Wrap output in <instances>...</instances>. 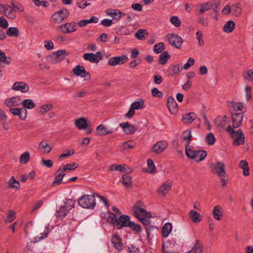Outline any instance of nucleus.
<instances>
[{
    "instance_id": "obj_5",
    "label": "nucleus",
    "mask_w": 253,
    "mask_h": 253,
    "mask_svg": "<svg viewBox=\"0 0 253 253\" xmlns=\"http://www.w3.org/2000/svg\"><path fill=\"white\" fill-rule=\"evenodd\" d=\"M67 55L68 53L66 50H59L48 56L47 59L52 64H57L64 60Z\"/></svg>"
},
{
    "instance_id": "obj_21",
    "label": "nucleus",
    "mask_w": 253,
    "mask_h": 253,
    "mask_svg": "<svg viewBox=\"0 0 253 253\" xmlns=\"http://www.w3.org/2000/svg\"><path fill=\"white\" fill-rule=\"evenodd\" d=\"M21 98L18 96L12 97L5 100V105L9 108L21 104Z\"/></svg>"
},
{
    "instance_id": "obj_10",
    "label": "nucleus",
    "mask_w": 253,
    "mask_h": 253,
    "mask_svg": "<svg viewBox=\"0 0 253 253\" xmlns=\"http://www.w3.org/2000/svg\"><path fill=\"white\" fill-rule=\"evenodd\" d=\"M73 71L76 75L81 76L82 78H84L86 81H89L91 79L90 74L87 72L83 65H78L75 66Z\"/></svg>"
},
{
    "instance_id": "obj_12",
    "label": "nucleus",
    "mask_w": 253,
    "mask_h": 253,
    "mask_svg": "<svg viewBox=\"0 0 253 253\" xmlns=\"http://www.w3.org/2000/svg\"><path fill=\"white\" fill-rule=\"evenodd\" d=\"M130 221L129 216L126 215H122L120 216L118 219V221L115 225V227L118 229H121L123 227H128Z\"/></svg>"
},
{
    "instance_id": "obj_17",
    "label": "nucleus",
    "mask_w": 253,
    "mask_h": 253,
    "mask_svg": "<svg viewBox=\"0 0 253 253\" xmlns=\"http://www.w3.org/2000/svg\"><path fill=\"white\" fill-rule=\"evenodd\" d=\"M9 111L13 115L18 116L21 120H25L27 118V111L26 109L11 108Z\"/></svg>"
},
{
    "instance_id": "obj_3",
    "label": "nucleus",
    "mask_w": 253,
    "mask_h": 253,
    "mask_svg": "<svg viewBox=\"0 0 253 253\" xmlns=\"http://www.w3.org/2000/svg\"><path fill=\"white\" fill-rule=\"evenodd\" d=\"M227 131L230 134L231 138L233 139V145L239 146L245 143V139L243 131L239 129L235 131L230 126H228L226 128Z\"/></svg>"
},
{
    "instance_id": "obj_6",
    "label": "nucleus",
    "mask_w": 253,
    "mask_h": 253,
    "mask_svg": "<svg viewBox=\"0 0 253 253\" xmlns=\"http://www.w3.org/2000/svg\"><path fill=\"white\" fill-rule=\"evenodd\" d=\"M211 168V171L215 173L219 177L227 176V173L225 171V166L223 163L217 162L212 164Z\"/></svg>"
},
{
    "instance_id": "obj_1",
    "label": "nucleus",
    "mask_w": 253,
    "mask_h": 253,
    "mask_svg": "<svg viewBox=\"0 0 253 253\" xmlns=\"http://www.w3.org/2000/svg\"><path fill=\"white\" fill-rule=\"evenodd\" d=\"M135 216L146 227L150 226V218L152 217L150 212H147L144 209L135 206L133 209Z\"/></svg>"
},
{
    "instance_id": "obj_54",
    "label": "nucleus",
    "mask_w": 253,
    "mask_h": 253,
    "mask_svg": "<svg viewBox=\"0 0 253 253\" xmlns=\"http://www.w3.org/2000/svg\"><path fill=\"white\" fill-rule=\"evenodd\" d=\"M128 225V227L131 228L132 230L136 231L137 233L141 232L142 229L140 225L135 223L133 221H130Z\"/></svg>"
},
{
    "instance_id": "obj_7",
    "label": "nucleus",
    "mask_w": 253,
    "mask_h": 253,
    "mask_svg": "<svg viewBox=\"0 0 253 253\" xmlns=\"http://www.w3.org/2000/svg\"><path fill=\"white\" fill-rule=\"evenodd\" d=\"M69 15V12L65 8H62L55 12L52 16V19L54 22L60 24L66 19Z\"/></svg>"
},
{
    "instance_id": "obj_60",
    "label": "nucleus",
    "mask_w": 253,
    "mask_h": 253,
    "mask_svg": "<svg viewBox=\"0 0 253 253\" xmlns=\"http://www.w3.org/2000/svg\"><path fill=\"white\" fill-rule=\"evenodd\" d=\"M136 144L132 141L125 142L123 144V148L124 150L134 148Z\"/></svg>"
},
{
    "instance_id": "obj_51",
    "label": "nucleus",
    "mask_w": 253,
    "mask_h": 253,
    "mask_svg": "<svg viewBox=\"0 0 253 253\" xmlns=\"http://www.w3.org/2000/svg\"><path fill=\"white\" fill-rule=\"evenodd\" d=\"M0 62L1 63H6L7 65H10L11 62L10 57H7L5 53L0 50Z\"/></svg>"
},
{
    "instance_id": "obj_46",
    "label": "nucleus",
    "mask_w": 253,
    "mask_h": 253,
    "mask_svg": "<svg viewBox=\"0 0 253 253\" xmlns=\"http://www.w3.org/2000/svg\"><path fill=\"white\" fill-rule=\"evenodd\" d=\"M84 58L85 60L89 61L91 63H98V59L95 57V54L87 53L84 55Z\"/></svg>"
},
{
    "instance_id": "obj_59",
    "label": "nucleus",
    "mask_w": 253,
    "mask_h": 253,
    "mask_svg": "<svg viewBox=\"0 0 253 253\" xmlns=\"http://www.w3.org/2000/svg\"><path fill=\"white\" fill-rule=\"evenodd\" d=\"M67 27V31L69 33L73 32L77 30L76 24L75 23H66L65 24Z\"/></svg>"
},
{
    "instance_id": "obj_48",
    "label": "nucleus",
    "mask_w": 253,
    "mask_h": 253,
    "mask_svg": "<svg viewBox=\"0 0 253 253\" xmlns=\"http://www.w3.org/2000/svg\"><path fill=\"white\" fill-rule=\"evenodd\" d=\"M30 158V155L29 152L26 151L20 156L19 162L21 164H26L29 161Z\"/></svg>"
},
{
    "instance_id": "obj_64",
    "label": "nucleus",
    "mask_w": 253,
    "mask_h": 253,
    "mask_svg": "<svg viewBox=\"0 0 253 253\" xmlns=\"http://www.w3.org/2000/svg\"><path fill=\"white\" fill-rule=\"evenodd\" d=\"M211 3L207 2L201 5V8L199 9V12L201 14H203L205 11L211 9Z\"/></svg>"
},
{
    "instance_id": "obj_18",
    "label": "nucleus",
    "mask_w": 253,
    "mask_h": 253,
    "mask_svg": "<svg viewBox=\"0 0 253 253\" xmlns=\"http://www.w3.org/2000/svg\"><path fill=\"white\" fill-rule=\"evenodd\" d=\"M243 114L242 113H235L232 114V119L233 127L237 128L241 126L243 119Z\"/></svg>"
},
{
    "instance_id": "obj_49",
    "label": "nucleus",
    "mask_w": 253,
    "mask_h": 253,
    "mask_svg": "<svg viewBox=\"0 0 253 253\" xmlns=\"http://www.w3.org/2000/svg\"><path fill=\"white\" fill-rule=\"evenodd\" d=\"M148 35V32L145 29H139L135 34V37L139 40H143Z\"/></svg>"
},
{
    "instance_id": "obj_15",
    "label": "nucleus",
    "mask_w": 253,
    "mask_h": 253,
    "mask_svg": "<svg viewBox=\"0 0 253 253\" xmlns=\"http://www.w3.org/2000/svg\"><path fill=\"white\" fill-rule=\"evenodd\" d=\"M171 186V182L167 180L157 189V192L159 195L165 196L170 189Z\"/></svg>"
},
{
    "instance_id": "obj_27",
    "label": "nucleus",
    "mask_w": 253,
    "mask_h": 253,
    "mask_svg": "<svg viewBox=\"0 0 253 253\" xmlns=\"http://www.w3.org/2000/svg\"><path fill=\"white\" fill-rule=\"evenodd\" d=\"M227 120L228 118L226 116H219L215 120L214 124L218 127H224L227 125Z\"/></svg>"
},
{
    "instance_id": "obj_34",
    "label": "nucleus",
    "mask_w": 253,
    "mask_h": 253,
    "mask_svg": "<svg viewBox=\"0 0 253 253\" xmlns=\"http://www.w3.org/2000/svg\"><path fill=\"white\" fill-rule=\"evenodd\" d=\"M98 18L95 16H92L89 19H84L81 20L78 22L80 27H84L88 24L93 23H97L98 22Z\"/></svg>"
},
{
    "instance_id": "obj_43",
    "label": "nucleus",
    "mask_w": 253,
    "mask_h": 253,
    "mask_svg": "<svg viewBox=\"0 0 253 253\" xmlns=\"http://www.w3.org/2000/svg\"><path fill=\"white\" fill-rule=\"evenodd\" d=\"M123 183L127 188L132 187V177L128 174H124L122 176Z\"/></svg>"
},
{
    "instance_id": "obj_37",
    "label": "nucleus",
    "mask_w": 253,
    "mask_h": 253,
    "mask_svg": "<svg viewBox=\"0 0 253 253\" xmlns=\"http://www.w3.org/2000/svg\"><path fill=\"white\" fill-rule=\"evenodd\" d=\"M235 24L234 21H229L225 24L223 28V30L224 32L230 33L232 32L235 29Z\"/></svg>"
},
{
    "instance_id": "obj_25",
    "label": "nucleus",
    "mask_w": 253,
    "mask_h": 253,
    "mask_svg": "<svg viewBox=\"0 0 253 253\" xmlns=\"http://www.w3.org/2000/svg\"><path fill=\"white\" fill-rule=\"evenodd\" d=\"M1 7L7 17L12 19L16 18V15L15 10L13 9L10 8L9 5L6 4L1 5Z\"/></svg>"
},
{
    "instance_id": "obj_58",
    "label": "nucleus",
    "mask_w": 253,
    "mask_h": 253,
    "mask_svg": "<svg viewBox=\"0 0 253 253\" xmlns=\"http://www.w3.org/2000/svg\"><path fill=\"white\" fill-rule=\"evenodd\" d=\"M170 22L176 27H179L181 25V21L177 16L171 17Z\"/></svg>"
},
{
    "instance_id": "obj_30",
    "label": "nucleus",
    "mask_w": 253,
    "mask_h": 253,
    "mask_svg": "<svg viewBox=\"0 0 253 253\" xmlns=\"http://www.w3.org/2000/svg\"><path fill=\"white\" fill-rule=\"evenodd\" d=\"M7 184L10 189H14L18 190L20 188V184L19 181L16 180L14 176H12L8 181Z\"/></svg>"
},
{
    "instance_id": "obj_63",
    "label": "nucleus",
    "mask_w": 253,
    "mask_h": 253,
    "mask_svg": "<svg viewBox=\"0 0 253 253\" xmlns=\"http://www.w3.org/2000/svg\"><path fill=\"white\" fill-rule=\"evenodd\" d=\"M183 68L181 66V64H176L172 66L171 71L173 74L176 75L179 74Z\"/></svg>"
},
{
    "instance_id": "obj_22",
    "label": "nucleus",
    "mask_w": 253,
    "mask_h": 253,
    "mask_svg": "<svg viewBox=\"0 0 253 253\" xmlns=\"http://www.w3.org/2000/svg\"><path fill=\"white\" fill-rule=\"evenodd\" d=\"M111 242L114 248L118 252H121L123 250V244L119 236L114 235L112 236Z\"/></svg>"
},
{
    "instance_id": "obj_42",
    "label": "nucleus",
    "mask_w": 253,
    "mask_h": 253,
    "mask_svg": "<svg viewBox=\"0 0 253 253\" xmlns=\"http://www.w3.org/2000/svg\"><path fill=\"white\" fill-rule=\"evenodd\" d=\"M21 104L24 106L25 108L28 109H33L36 106V104L33 100L30 99H26L21 101Z\"/></svg>"
},
{
    "instance_id": "obj_61",
    "label": "nucleus",
    "mask_w": 253,
    "mask_h": 253,
    "mask_svg": "<svg viewBox=\"0 0 253 253\" xmlns=\"http://www.w3.org/2000/svg\"><path fill=\"white\" fill-rule=\"evenodd\" d=\"M124 165H112L109 167V169L110 171H113L114 170L123 172L124 170L123 168H124Z\"/></svg>"
},
{
    "instance_id": "obj_36",
    "label": "nucleus",
    "mask_w": 253,
    "mask_h": 253,
    "mask_svg": "<svg viewBox=\"0 0 253 253\" xmlns=\"http://www.w3.org/2000/svg\"><path fill=\"white\" fill-rule=\"evenodd\" d=\"M108 13V15L111 16L114 19L117 20H119L122 16L126 15L125 13L121 12L118 9L112 10Z\"/></svg>"
},
{
    "instance_id": "obj_45",
    "label": "nucleus",
    "mask_w": 253,
    "mask_h": 253,
    "mask_svg": "<svg viewBox=\"0 0 253 253\" xmlns=\"http://www.w3.org/2000/svg\"><path fill=\"white\" fill-rule=\"evenodd\" d=\"M240 167L243 169V174L245 176H248L250 174L248 163L246 160H242L239 164Z\"/></svg>"
},
{
    "instance_id": "obj_39",
    "label": "nucleus",
    "mask_w": 253,
    "mask_h": 253,
    "mask_svg": "<svg viewBox=\"0 0 253 253\" xmlns=\"http://www.w3.org/2000/svg\"><path fill=\"white\" fill-rule=\"evenodd\" d=\"M132 108L135 110H139L144 109V102L142 99L139 98L137 101L132 103L130 106Z\"/></svg>"
},
{
    "instance_id": "obj_28",
    "label": "nucleus",
    "mask_w": 253,
    "mask_h": 253,
    "mask_svg": "<svg viewBox=\"0 0 253 253\" xmlns=\"http://www.w3.org/2000/svg\"><path fill=\"white\" fill-rule=\"evenodd\" d=\"M196 114L191 112L185 114L182 116V121L185 124H191L196 119Z\"/></svg>"
},
{
    "instance_id": "obj_52",
    "label": "nucleus",
    "mask_w": 253,
    "mask_h": 253,
    "mask_svg": "<svg viewBox=\"0 0 253 253\" xmlns=\"http://www.w3.org/2000/svg\"><path fill=\"white\" fill-rule=\"evenodd\" d=\"M243 77L244 79L249 82H253V70H248L243 73Z\"/></svg>"
},
{
    "instance_id": "obj_32",
    "label": "nucleus",
    "mask_w": 253,
    "mask_h": 253,
    "mask_svg": "<svg viewBox=\"0 0 253 253\" xmlns=\"http://www.w3.org/2000/svg\"><path fill=\"white\" fill-rule=\"evenodd\" d=\"M87 123L86 120L84 118H81L77 119L75 121V125L79 129H85L87 126Z\"/></svg>"
},
{
    "instance_id": "obj_38",
    "label": "nucleus",
    "mask_w": 253,
    "mask_h": 253,
    "mask_svg": "<svg viewBox=\"0 0 253 253\" xmlns=\"http://www.w3.org/2000/svg\"><path fill=\"white\" fill-rule=\"evenodd\" d=\"M116 33L120 35H127L130 34L129 30L124 26H119L115 29Z\"/></svg>"
},
{
    "instance_id": "obj_29",
    "label": "nucleus",
    "mask_w": 253,
    "mask_h": 253,
    "mask_svg": "<svg viewBox=\"0 0 253 253\" xmlns=\"http://www.w3.org/2000/svg\"><path fill=\"white\" fill-rule=\"evenodd\" d=\"M230 105L234 111H241L242 113L246 111V109L243 103L231 102Z\"/></svg>"
},
{
    "instance_id": "obj_31",
    "label": "nucleus",
    "mask_w": 253,
    "mask_h": 253,
    "mask_svg": "<svg viewBox=\"0 0 253 253\" xmlns=\"http://www.w3.org/2000/svg\"><path fill=\"white\" fill-rule=\"evenodd\" d=\"M189 216L194 223H198L202 220V217L197 211L191 210L189 212Z\"/></svg>"
},
{
    "instance_id": "obj_35",
    "label": "nucleus",
    "mask_w": 253,
    "mask_h": 253,
    "mask_svg": "<svg viewBox=\"0 0 253 253\" xmlns=\"http://www.w3.org/2000/svg\"><path fill=\"white\" fill-rule=\"evenodd\" d=\"M65 174L63 173V172H58V169L56 172V176L54 180L52 183V185L54 186L58 185L61 183L63 178L65 176Z\"/></svg>"
},
{
    "instance_id": "obj_56",
    "label": "nucleus",
    "mask_w": 253,
    "mask_h": 253,
    "mask_svg": "<svg viewBox=\"0 0 253 253\" xmlns=\"http://www.w3.org/2000/svg\"><path fill=\"white\" fill-rule=\"evenodd\" d=\"M164 43L162 42L156 43L154 46V51L156 53L161 52L164 49Z\"/></svg>"
},
{
    "instance_id": "obj_57",
    "label": "nucleus",
    "mask_w": 253,
    "mask_h": 253,
    "mask_svg": "<svg viewBox=\"0 0 253 253\" xmlns=\"http://www.w3.org/2000/svg\"><path fill=\"white\" fill-rule=\"evenodd\" d=\"M206 140L209 145H213L215 141V138L213 135V134L211 132L208 133L206 136Z\"/></svg>"
},
{
    "instance_id": "obj_14",
    "label": "nucleus",
    "mask_w": 253,
    "mask_h": 253,
    "mask_svg": "<svg viewBox=\"0 0 253 253\" xmlns=\"http://www.w3.org/2000/svg\"><path fill=\"white\" fill-rule=\"evenodd\" d=\"M96 135L99 136H105L109 134H112L115 131L113 128H108L105 125L101 124L97 126Z\"/></svg>"
},
{
    "instance_id": "obj_20",
    "label": "nucleus",
    "mask_w": 253,
    "mask_h": 253,
    "mask_svg": "<svg viewBox=\"0 0 253 253\" xmlns=\"http://www.w3.org/2000/svg\"><path fill=\"white\" fill-rule=\"evenodd\" d=\"M167 107L172 114H175L178 111L177 103L172 96H169L167 99Z\"/></svg>"
},
{
    "instance_id": "obj_13",
    "label": "nucleus",
    "mask_w": 253,
    "mask_h": 253,
    "mask_svg": "<svg viewBox=\"0 0 253 253\" xmlns=\"http://www.w3.org/2000/svg\"><path fill=\"white\" fill-rule=\"evenodd\" d=\"M168 143L165 140H161L155 143L152 149V152L155 154H161L167 148Z\"/></svg>"
},
{
    "instance_id": "obj_11",
    "label": "nucleus",
    "mask_w": 253,
    "mask_h": 253,
    "mask_svg": "<svg viewBox=\"0 0 253 253\" xmlns=\"http://www.w3.org/2000/svg\"><path fill=\"white\" fill-rule=\"evenodd\" d=\"M128 60V57L126 55H123L120 56H114L108 60V64L110 66H116L124 64Z\"/></svg>"
},
{
    "instance_id": "obj_50",
    "label": "nucleus",
    "mask_w": 253,
    "mask_h": 253,
    "mask_svg": "<svg viewBox=\"0 0 253 253\" xmlns=\"http://www.w3.org/2000/svg\"><path fill=\"white\" fill-rule=\"evenodd\" d=\"M53 107V105L51 104H44L39 108V112L42 114H44L51 110Z\"/></svg>"
},
{
    "instance_id": "obj_2",
    "label": "nucleus",
    "mask_w": 253,
    "mask_h": 253,
    "mask_svg": "<svg viewBox=\"0 0 253 253\" xmlns=\"http://www.w3.org/2000/svg\"><path fill=\"white\" fill-rule=\"evenodd\" d=\"M185 153L188 158L194 160L196 162L204 160L207 156V151L202 150H196L192 146L186 148Z\"/></svg>"
},
{
    "instance_id": "obj_8",
    "label": "nucleus",
    "mask_w": 253,
    "mask_h": 253,
    "mask_svg": "<svg viewBox=\"0 0 253 253\" xmlns=\"http://www.w3.org/2000/svg\"><path fill=\"white\" fill-rule=\"evenodd\" d=\"M74 207V203L72 200H68L66 203L60 209L56 212V216L57 217H65L69 211Z\"/></svg>"
},
{
    "instance_id": "obj_9",
    "label": "nucleus",
    "mask_w": 253,
    "mask_h": 253,
    "mask_svg": "<svg viewBox=\"0 0 253 253\" xmlns=\"http://www.w3.org/2000/svg\"><path fill=\"white\" fill-rule=\"evenodd\" d=\"M167 39L169 43L173 46H174L177 48H180L181 47L183 40L178 35L175 34H169L167 36Z\"/></svg>"
},
{
    "instance_id": "obj_16",
    "label": "nucleus",
    "mask_w": 253,
    "mask_h": 253,
    "mask_svg": "<svg viewBox=\"0 0 253 253\" xmlns=\"http://www.w3.org/2000/svg\"><path fill=\"white\" fill-rule=\"evenodd\" d=\"M192 138L191 131L190 129H187L184 131L181 135V141L184 144L186 148L189 147V145Z\"/></svg>"
},
{
    "instance_id": "obj_26",
    "label": "nucleus",
    "mask_w": 253,
    "mask_h": 253,
    "mask_svg": "<svg viewBox=\"0 0 253 253\" xmlns=\"http://www.w3.org/2000/svg\"><path fill=\"white\" fill-rule=\"evenodd\" d=\"M213 217L215 219L220 220L223 217L222 209L220 206L217 205L214 207L212 211Z\"/></svg>"
},
{
    "instance_id": "obj_4",
    "label": "nucleus",
    "mask_w": 253,
    "mask_h": 253,
    "mask_svg": "<svg viewBox=\"0 0 253 253\" xmlns=\"http://www.w3.org/2000/svg\"><path fill=\"white\" fill-rule=\"evenodd\" d=\"M78 203L84 209H92L96 205L95 195H86L79 198Z\"/></svg>"
},
{
    "instance_id": "obj_41",
    "label": "nucleus",
    "mask_w": 253,
    "mask_h": 253,
    "mask_svg": "<svg viewBox=\"0 0 253 253\" xmlns=\"http://www.w3.org/2000/svg\"><path fill=\"white\" fill-rule=\"evenodd\" d=\"M79 167L77 163H72L68 164L65 166L62 169H59L58 172H64L66 170H73Z\"/></svg>"
},
{
    "instance_id": "obj_40",
    "label": "nucleus",
    "mask_w": 253,
    "mask_h": 253,
    "mask_svg": "<svg viewBox=\"0 0 253 253\" xmlns=\"http://www.w3.org/2000/svg\"><path fill=\"white\" fill-rule=\"evenodd\" d=\"M231 13L233 15L236 17L239 16L241 14L242 9L239 3L231 4Z\"/></svg>"
},
{
    "instance_id": "obj_23",
    "label": "nucleus",
    "mask_w": 253,
    "mask_h": 253,
    "mask_svg": "<svg viewBox=\"0 0 253 253\" xmlns=\"http://www.w3.org/2000/svg\"><path fill=\"white\" fill-rule=\"evenodd\" d=\"M120 126L126 134H133L136 130L134 126L130 125L128 122L120 124Z\"/></svg>"
},
{
    "instance_id": "obj_44",
    "label": "nucleus",
    "mask_w": 253,
    "mask_h": 253,
    "mask_svg": "<svg viewBox=\"0 0 253 253\" xmlns=\"http://www.w3.org/2000/svg\"><path fill=\"white\" fill-rule=\"evenodd\" d=\"M170 56L169 52L167 51H165L161 53L159 57V63L162 65L165 64L168 60L170 58Z\"/></svg>"
},
{
    "instance_id": "obj_53",
    "label": "nucleus",
    "mask_w": 253,
    "mask_h": 253,
    "mask_svg": "<svg viewBox=\"0 0 253 253\" xmlns=\"http://www.w3.org/2000/svg\"><path fill=\"white\" fill-rule=\"evenodd\" d=\"M49 233L48 227H45V230L43 233H42L40 236H38L35 238V242H39L42 239L45 238Z\"/></svg>"
},
{
    "instance_id": "obj_62",
    "label": "nucleus",
    "mask_w": 253,
    "mask_h": 253,
    "mask_svg": "<svg viewBox=\"0 0 253 253\" xmlns=\"http://www.w3.org/2000/svg\"><path fill=\"white\" fill-rule=\"evenodd\" d=\"M151 94L154 97L161 98L163 95L162 92L159 90L157 88L154 87L151 89Z\"/></svg>"
},
{
    "instance_id": "obj_55",
    "label": "nucleus",
    "mask_w": 253,
    "mask_h": 253,
    "mask_svg": "<svg viewBox=\"0 0 253 253\" xmlns=\"http://www.w3.org/2000/svg\"><path fill=\"white\" fill-rule=\"evenodd\" d=\"M15 212L13 210H10L8 211V214L6 216L5 220L6 223H10L13 221L15 218Z\"/></svg>"
},
{
    "instance_id": "obj_24",
    "label": "nucleus",
    "mask_w": 253,
    "mask_h": 253,
    "mask_svg": "<svg viewBox=\"0 0 253 253\" xmlns=\"http://www.w3.org/2000/svg\"><path fill=\"white\" fill-rule=\"evenodd\" d=\"M39 150L43 154H48L52 149V147L49 145L46 140L41 141L39 145Z\"/></svg>"
},
{
    "instance_id": "obj_33",
    "label": "nucleus",
    "mask_w": 253,
    "mask_h": 253,
    "mask_svg": "<svg viewBox=\"0 0 253 253\" xmlns=\"http://www.w3.org/2000/svg\"><path fill=\"white\" fill-rule=\"evenodd\" d=\"M172 224L168 222L165 223L162 227V233L163 236L167 237L172 231Z\"/></svg>"
},
{
    "instance_id": "obj_19",
    "label": "nucleus",
    "mask_w": 253,
    "mask_h": 253,
    "mask_svg": "<svg viewBox=\"0 0 253 253\" xmlns=\"http://www.w3.org/2000/svg\"><path fill=\"white\" fill-rule=\"evenodd\" d=\"M12 89L15 91H20L22 92H26L29 90V86L24 82H17L13 84Z\"/></svg>"
},
{
    "instance_id": "obj_47",
    "label": "nucleus",
    "mask_w": 253,
    "mask_h": 253,
    "mask_svg": "<svg viewBox=\"0 0 253 253\" xmlns=\"http://www.w3.org/2000/svg\"><path fill=\"white\" fill-rule=\"evenodd\" d=\"M6 34L8 37H17L19 36V31L16 27H10L6 31Z\"/></svg>"
}]
</instances>
